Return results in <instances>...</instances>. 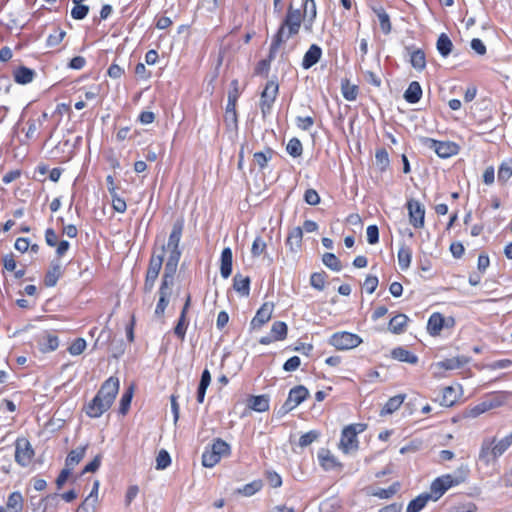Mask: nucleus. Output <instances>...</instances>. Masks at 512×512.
<instances>
[{
    "label": "nucleus",
    "instance_id": "obj_1",
    "mask_svg": "<svg viewBox=\"0 0 512 512\" xmlns=\"http://www.w3.org/2000/svg\"><path fill=\"white\" fill-rule=\"evenodd\" d=\"M300 27V9H293V7L290 6L277 33L273 36L268 58L261 60L255 68V73L257 75L267 76L270 69L271 61L275 58L277 50L280 48L282 44L286 43L290 38L297 35L300 30Z\"/></svg>",
    "mask_w": 512,
    "mask_h": 512
},
{
    "label": "nucleus",
    "instance_id": "obj_2",
    "mask_svg": "<svg viewBox=\"0 0 512 512\" xmlns=\"http://www.w3.org/2000/svg\"><path fill=\"white\" fill-rule=\"evenodd\" d=\"M119 379L108 378L100 387L99 391L86 407V414L91 418H98L103 415L113 404L119 391Z\"/></svg>",
    "mask_w": 512,
    "mask_h": 512
},
{
    "label": "nucleus",
    "instance_id": "obj_3",
    "mask_svg": "<svg viewBox=\"0 0 512 512\" xmlns=\"http://www.w3.org/2000/svg\"><path fill=\"white\" fill-rule=\"evenodd\" d=\"M183 232V221L177 220L172 227V231L169 235L168 242L166 245H163L161 248V252L163 255L167 252V260L164 268V273L175 275L177 271V267L179 264V260L182 255V251L179 247V243L182 237Z\"/></svg>",
    "mask_w": 512,
    "mask_h": 512
},
{
    "label": "nucleus",
    "instance_id": "obj_4",
    "mask_svg": "<svg viewBox=\"0 0 512 512\" xmlns=\"http://www.w3.org/2000/svg\"><path fill=\"white\" fill-rule=\"evenodd\" d=\"M230 445L224 440L217 438L210 448H207L202 454V464L204 467L212 468L220 462L222 457L230 455Z\"/></svg>",
    "mask_w": 512,
    "mask_h": 512
},
{
    "label": "nucleus",
    "instance_id": "obj_5",
    "mask_svg": "<svg viewBox=\"0 0 512 512\" xmlns=\"http://www.w3.org/2000/svg\"><path fill=\"white\" fill-rule=\"evenodd\" d=\"M464 480L465 475L454 477L451 474H446L436 478L430 487L433 501H437L449 488L459 485Z\"/></svg>",
    "mask_w": 512,
    "mask_h": 512
},
{
    "label": "nucleus",
    "instance_id": "obj_6",
    "mask_svg": "<svg viewBox=\"0 0 512 512\" xmlns=\"http://www.w3.org/2000/svg\"><path fill=\"white\" fill-rule=\"evenodd\" d=\"M361 343L362 338L359 335L347 331L336 332L329 339V344L337 350H350Z\"/></svg>",
    "mask_w": 512,
    "mask_h": 512
},
{
    "label": "nucleus",
    "instance_id": "obj_7",
    "mask_svg": "<svg viewBox=\"0 0 512 512\" xmlns=\"http://www.w3.org/2000/svg\"><path fill=\"white\" fill-rule=\"evenodd\" d=\"M173 279L174 275H168L166 273L163 274L161 286L158 292L159 300L155 308V315L158 317H162L164 315L165 309L169 304Z\"/></svg>",
    "mask_w": 512,
    "mask_h": 512
},
{
    "label": "nucleus",
    "instance_id": "obj_8",
    "mask_svg": "<svg viewBox=\"0 0 512 512\" xmlns=\"http://www.w3.org/2000/svg\"><path fill=\"white\" fill-rule=\"evenodd\" d=\"M309 396V390L303 386L298 385L289 391L288 397L281 407L280 412L286 414L300 405Z\"/></svg>",
    "mask_w": 512,
    "mask_h": 512
},
{
    "label": "nucleus",
    "instance_id": "obj_9",
    "mask_svg": "<svg viewBox=\"0 0 512 512\" xmlns=\"http://www.w3.org/2000/svg\"><path fill=\"white\" fill-rule=\"evenodd\" d=\"M34 457V450L26 438H18L15 442V461L22 467L28 466Z\"/></svg>",
    "mask_w": 512,
    "mask_h": 512
},
{
    "label": "nucleus",
    "instance_id": "obj_10",
    "mask_svg": "<svg viewBox=\"0 0 512 512\" xmlns=\"http://www.w3.org/2000/svg\"><path fill=\"white\" fill-rule=\"evenodd\" d=\"M425 144L441 158H449L456 155L459 151V146L450 141H437L432 138H426Z\"/></svg>",
    "mask_w": 512,
    "mask_h": 512
},
{
    "label": "nucleus",
    "instance_id": "obj_11",
    "mask_svg": "<svg viewBox=\"0 0 512 512\" xmlns=\"http://www.w3.org/2000/svg\"><path fill=\"white\" fill-rule=\"evenodd\" d=\"M163 265V253L158 255L153 254L146 273L144 288L147 292H150L157 280L159 273Z\"/></svg>",
    "mask_w": 512,
    "mask_h": 512
},
{
    "label": "nucleus",
    "instance_id": "obj_12",
    "mask_svg": "<svg viewBox=\"0 0 512 512\" xmlns=\"http://www.w3.org/2000/svg\"><path fill=\"white\" fill-rule=\"evenodd\" d=\"M278 84L274 81L267 82L262 94L260 101V108L263 115L270 112L272 105L278 94Z\"/></svg>",
    "mask_w": 512,
    "mask_h": 512
},
{
    "label": "nucleus",
    "instance_id": "obj_13",
    "mask_svg": "<svg viewBox=\"0 0 512 512\" xmlns=\"http://www.w3.org/2000/svg\"><path fill=\"white\" fill-rule=\"evenodd\" d=\"M274 311V304L272 302H265L257 310L256 315L250 322V328L252 330H258L265 325L272 317Z\"/></svg>",
    "mask_w": 512,
    "mask_h": 512
},
{
    "label": "nucleus",
    "instance_id": "obj_14",
    "mask_svg": "<svg viewBox=\"0 0 512 512\" xmlns=\"http://www.w3.org/2000/svg\"><path fill=\"white\" fill-rule=\"evenodd\" d=\"M407 208L411 225L415 228H422L424 226L425 217L423 205L419 201L411 199L407 202Z\"/></svg>",
    "mask_w": 512,
    "mask_h": 512
},
{
    "label": "nucleus",
    "instance_id": "obj_15",
    "mask_svg": "<svg viewBox=\"0 0 512 512\" xmlns=\"http://www.w3.org/2000/svg\"><path fill=\"white\" fill-rule=\"evenodd\" d=\"M339 448L346 454L358 449L355 428L346 426L341 433Z\"/></svg>",
    "mask_w": 512,
    "mask_h": 512
},
{
    "label": "nucleus",
    "instance_id": "obj_16",
    "mask_svg": "<svg viewBox=\"0 0 512 512\" xmlns=\"http://www.w3.org/2000/svg\"><path fill=\"white\" fill-rule=\"evenodd\" d=\"M493 439L485 438L480 447L478 460L486 466L494 463L497 460V456L494 455Z\"/></svg>",
    "mask_w": 512,
    "mask_h": 512
},
{
    "label": "nucleus",
    "instance_id": "obj_17",
    "mask_svg": "<svg viewBox=\"0 0 512 512\" xmlns=\"http://www.w3.org/2000/svg\"><path fill=\"white\" fill-rule=\"evenodd\" d=\"M318 460L321 467L326 470H336L341 469L342 464L337 460V458L327 449H321L318 452Z\"/></svg>",
    "mask_w": 512,
    "mask_h": 512
},
{
    "label": "nucleus",
    "instance_id": "obj_18",
    "mask_svg": "<svg viewBox=\"0 0 512 512\" xmlns=\"http://www.w3.org/2000/svg\"><path fill=\"white\" fill-rule=\"evenodd\" d=\"M512 398V392L501 391L493 393L485 398L490 410L506 405Z\"/></svg>",
    "mask_w": 512,
    "mask_h": 512
},
{
    "label": "nucleus",
    "instance_id": "obj_19",
    "mask_svg": "<svg viewBox=\"0 0 512 512\" xmlns=\"http://www.w3.org/2000/svg\"><path fill=\"white\" fill-rule=\"evenodd\" d=\"M321 55V48L316 44H312L303 57L302 67L304 69L311 68L320 60Z\"/></svg>",
    "mask_w": 512,
    "mask_h": 512
},
{
    "label": "nucleus",
    "instance_id": "obj_20",
    "mask_svg": "<svg viewBox=\"0 0 512 512\" xmlns=\"http://www.w3.org/2000/svg\"><path fill=\"white\" fill-rule=\"evenodd\" d=\"M62 275V266L59 261H52L49 270L47 271L44 283L47 287H54Z\"/></svg>",
    "mask_w": 512,
    "mask_h": 512
},
{
    "label": "nucleus",
    "instance_id": "obj_21",
    "mask_svg": "<svg viewBox=\"0 0 512 512\" xmlns=\"http://www.w3.org/2000/svg\"><path fill=\"white\" fill-rule=\"evenodd\" d=\"M39 350L43 353L52 352L59 346V339L56 335L46 333L38 340Z\"/></svg>",
    "mask_w": 512,
    "mask_h": 512
},
{
    "label": "nucleus",
    "instance_id": "obj_22",
    "mask_svg": "<svg viewBox=\"0 0 512 512\" xmlns=\"http://www.w3.org/2000/svg\"><path fill=\"white\" fill-rule=\"evenodd\" d=\"M232 262H233L232 250L229 247H226L222 250L221 265H220L221 276L225 279H227L232 273Z\"/></svg>",
    "mask_w": 512,
    "mask_h": 512
},
{
    "label": "nucleus",
    "instance_id": "obj_23",
    "mask_svg": "<svg viewBox=\"0 0 512 512\" xmlns=\"http://www.w3.org/2000/svg\"><path fill=\"white\" fill-rule=\"evenodd\" d=\"M303 238V230L301 227H294L290 232L286 240V245L290 251L298 252Z\"/></svg>",
    "mask_w": 512,
    "mask_h": 512
},
{
    "label": "nucleus",
    "instance_id": "obj_24",
    "mask_svg": "<svg viewBox=\"0 0 512 512\" xmlns=\"http://www.w3.org/2000/svg\"><path fill=\"white\" fill-rule=\"evenodd\" d=\"M233 288L241 296L247 297L250 293V278L237 273L233 278Z\"/></svg>",
    "mask_w": 512,
    "mask_h": 512
},
{
    "label": "nucleus",
    "instance_id": "obj_25",
    "mask_svg": "<svg viewBox=\"0 0 512 512\" xmlns=\"http://www.w3.org/2000/svg\"><path fill=\"white\" fill-rule=\"evenodd\" d=\"M422 97V88L417 81H412L406 91L404 92V99L410 103L415 104L420 101Z\"/></svg>",
    "mask_w": 512,
    "mask_h": 512
},
{
    "label": "nucleus",
    "instance_id": "obj_26",
    "mask_svg": "<svg viewBox=\"0 0 512 512\" xmlns=\"http://www.w3.org/2000/svg\"><path fill=\"white\" fill-rule=\"evenodd\" d=\"M391 357L395 360L409 364H416L418 362V357L403 347L394 348L391 351Z\"/></svg>",
    "mask_w": 512,
    "mask_h": 512
},
{
    "label": "nucleus",
    "instance_id": "obj_27",
    "mask_svg": "<svg viewBox=\"0 0 512 512\" xmlns=\"http://www.w3.org/2000/svg\"><path fill=\"white\" fill-rule=\"evenodd\" d=\"M429 500H433V497L430 493L420 494L409 502L406 508V512H420L427 505Z\"/></svg>",
    "mask_w": 512,
    "mask_h": 512
},
{
    "label": "nucleus",
    "instance_id": "obj_28",
    "mask_svg": "<svg viewBox=\"0 0 512 512\" xmlns=\"http://www.w3.org/2000/svg\"><path fill=\"white\" fill-rule=\"evenodd\" d=\"M493 439V449L494 455L497 456V459L502 456L508 448L512 445V432L506 435L504 438L497 440L495 437Z\"/></svg>",
    "mask_w": 512,
    "mask_h": 512
},
{
    "label": "nucleus",
    "instance_id": "obj_29",
    "mask_svg": "<svg viewBox=\"0 0 512 512\" xmlns=\"http://www.w3.org/2000/svg\"><path fill=\"white\" fill-rule=\"evenodd\" d=\"M444 325V318L440 313H433L428 320L427 330L430 335H439Z\"/></svg>",
    "mask_w": 512,
    "mask_h": 512
},
{
    "label": "nucleus",
    "instance_id": "obj_30",
    "mask_svg": "<svg viewBox=\"0 0 512 512\" xmlns=\"http://www.w3.org/2000/svg\"><path fill=\"white\" fill-rule=\"evenodd\" d=\"M86 449L87 445L71 450L65 460V466L73 469L85 456Z\"/></svg>",
    "mask_w": 512,
    "mask_h": 512
},
{
    "label": "nucleus",
    "instance_id": "obj_31",
    "mask_svg": "<svg viewBox=\"0 0 512 512\" xmlns=\"http://www.w3.org/2000/svg\"><path fill=\"white\" fill-rule=\"evenodd\" d=\"M373 12L377 15L382 32L386 35L389 34L391 32L392 26L390 17L384 8L381 6L373 7Z\"/></svg>",
    "mask_w": 512,
    "mask_h": 512
},
{
    "label": "nucleus",
    "instance_id": "obj_32",
    "mask_svg": "<svg viewBox=\"0 0 512 512\" xmlns=\"http://www.w3.org/2000/svg\"><path fill=\"white\" fill-rule=\"evenodd\" d=\"M469 362V359L465 356H457L454 358L445 359L437 363V366L446 370H453L463 367Z\"/></svg>",
    "mask_w": 512,
    "mask_h": 512
},
{
    "label": "nucleus",
    "instance_id": "obj_33",
    "mask_svg": "<svg viewBox=\"0 0 512 512\" xmlns=\"http://www.w3.org/2000/svg\"><path fill=\"white\" fill-rule=\"evenodd\" d=\"M410 63L412 67L418 71H423L426 67L425 53L421 49L410 51Z\"/></svg>",
    "mask_w": 512,
    "mask_h": 512
},
{
    "label": "nucleus",
    "instance_id": "obj_34",
    "mask_svg": "<svg viewBox=\"0 0 512 512\" xmlns=\"http://www.w3.org/2000/svg\"><path fill=\"white\" fill-rule=\"evenodd\" d=\"M407 321L408 317L405 314H398L390 320L388 329L394 334H400L404 332Z\"/></svg>",
    "mask_w": 512,
    "mask_h": 512
},
{
    "label": "nucleus",
    "instance_id": "obj_35",
    "mask_svg": "<svg viewBox=\"0 0 512 512\" xmlns=\"http://www.w3.org/2000/svg\"><path fill=\"white\" fill-rule=\"evenodd\" d=\"M405 400V395H396L394 397H391L386 404L383 406L380 414L382 416L392 414L396 410L400 408L402 403Z\"/></svg>",
    "mask_w": 512,
    "mask_h": 512
},
{
    "label": "nucleus",
    "instance_id": "obj_36",
    "mask_svg": "<svg viewBox=\"0 0 512 512\" xmlns=\"http://www.w3.org/2000/svg\"><path fill=\"white\" fill-rule=\"evenodd\" d=\"M210 382H211V374L208 369H205L202 372L200 383H199L198 390H197L198 403H203L205 394H206V390H207L208 386L210 385Z\"/></svg>",
    "mask_w": 512,
    "mask_h": 512
},
{
    "label": "nucleus",
    "instance_id": "obj_37",
    "mask_svg": "<svg viewBox=\"0 0 512 512\" xmlns=\"http://www.w3.org/2000/svg\"><path fill=\"white\" fill-rule=\"evenodd\" d=\"M436 47L442 57H447L452 51L453 43L445 33H442L438 37Z\"/></svg>",
    "mask_w": 512,
    "mask_h": 512
},
{
    "label": "nucleus",
    "instance_id": "obj_38",
    "mask_svg": "<svg viewBox=\"0 0 512 512\" xmlns=\"http://www.w3.org/2000/svg\"><path fill=\"white\" fill-rule=\"evenodd\" d=\"M231 86H235V95L228 96V102L226 106V115L229 116V114H233V122L236 123L237 121V115H236V102L239 97V91H238V80H233L231 82Z\"/></svg>",
    "mask_w": 512,
    "mask_h": 512
},
{
    "label": "nucleus",
    "instance_id": "obj_39",
    "mask_svg": "<svg viewBox=\"0 0 512 512\" xmlns=\"http://www.w3.org/2000/svg\"><path fill=\"white\" fill-rule=\"evenodd\" d=\"M35 72L27 67H20L14 73L15 81L19 84H28L33 81Z\"/></svg>",
    "mask_w": 512,
    "mask_h": 512
},
{
    "label": "nucleus",
    "instance_id": "obj_40",
    "mask_svg": "<svg viewBox=\"0 0 512 512\" xmlns=\"http://www.w3.org/2000/svg\"><path fill=\"white\" fill-rule=\"evenodd\" d=\"M249 407L257 412H265L269 409V398L265 395L254 396L250 399Z\"/></svg>",
    "mask_w": 512,
    "mask_h": 512
},
{
    "label": "nucleus",
    "instance_id": "obj_41",
    "mask_svg": "<svg viewBox=\"0 0 512 512\" xmlns=\"http://www.w3.org/2000/svg\"><path fill=\"white\" fill-rule=\"evenodd\" d=\"M287 324L283 321H276L272 324L270 334L276 341L284 340L287 336Z\"/></svg>",
    "mask_w": 512,
    "mask_h": 512
},
{
    "label": "nucleus",
    "instance_id": "obj_42",
    "mask_svg": "<svg viewBox=\"0 0 512 512\" xmlns=\"http://www.w3.org/2000/svg\"><path fill=\"white\" fill-rule=\"evenodd\" d=\"M458 398L457 391L452 386H447L442 391L441 405L451 407Z\"/></svg>",
    "mask_w": 512,
    "mask_h": 512
},
{
    "label": "nucleus",
    "instance_id": "obj_43",
    "mask_svg": "<svg viewBox=\"0 0 512 512\" xmlns=\"http://www.w3.org/2000/svg\"><path fill=\"white\" fill-rule=\"evenodd\" d=\"M23 502L24 501L21 493L16 491L9 495L7 500V507L13 512H22Z\"/></svg>",
    "mask_w": 512,
    "mask_h": 512
},
{
    "label": "nucleus",
    "instance_id": "obj_44",
    "mask_svg": "<svg viewBox=\"0 0 512 512\" xmlns=\"http://www.w3.org/2000/svg\"><path fill=\"white\" fill-rule=\"evenodd\" d=\"M512 177V160L503 161L498 169V181L506 183Z\"/></svg>",
    "mask_w": 512,
    "mask_h": 512
},
{
    "label": "nucleus",
    "instance_id": "obj_45",
    "mask_svg": "<svg viewBox=\"0 0 512 512\" xmlns=\"http://www.w3.org/2000/svg\"><path fill=\"white\" fill-rule=\"evenodd\" d=\"M57 495H48L44 498H37V497H31V509H32V512H46L47 511V501L49 499H54L56 498Z\"/></svg>",
    "mask_w": 512,
    "mask_h": 512
},
{
    "label": "nucleus",
    "instance_id": "obj_46",
    "mask_svg": "<svg viewBox=\"0 0 512 512\" xmlns=\"http://www.w3.org/2000/svg\"><path fill=\"white\" fill-rule=\"evenodd\" d=\"M397 257L401 270H406L410 266L412 259V252L410 248L402 246L398 251Z\"/></svg>",
    "mask_w": 512,
    "mask_h": 512
},
{
    "label": "nucleus",
    "instance_id": "obj_47",
    "mask_svg": "<svg viewBox=\"0 0 512 512\" xmlns=\"http://www.w3.org/2000/svg\"><path fill=\"white\" fill-rule=\"evenodd\" d=\"M323 264L329 269L339 272L342 269L340 260L333 253H325L322 256Z\"/></svg>",
    "mask_w": 512,
    "mask_h": 512
},
{
    "label": "nucleus",
    "instance_id": "obj_48",
    "mask_svg": "<svg viewBox=\"0 0 512 512\" xmlns=\"http://www.w3.org/2000/svg\"><path fill=\"white\" fill-rule=\"evenodd\" d=\"M274 151L271 148H267L266 151L254 153V161L260 169H264L268 162L271 160Z\"/></svg>",
    "mask_w": 512,
    "mask_h": 512
},
{
    "label": "nucleus",
    "instance_id": "obj_49",
    "mask_svg": "<svg viewBox=\"0 0 512 512\" xmlns=\"http://www.w3.org/2000/svg\"><path fill=\"white\" fill-rule=\"evenodd\" d=\"M263 484L261 480H254L246 485H244L242 488L238 489V493L250 497L261 490Z\"/></svg>",
    "mask_w": 512,
    "mask_h": 512
},
{
    "label": "nucleus",
    "instance_id": "obj_50",
    "mask_svg": "<svg viewBox=\"0 0 512 512\" xmlns=\"http://www.w3.org/2000/svg\"><path fill=\"white\" fill-rule=\"evenodd\" d=\"M342 95L348 101H354L358 95V87L350 84L347 80L342 82L341 86Z\"/></svg>",
    "mask_w": 512,
    "mask_h": 512
},
{
    "label": "nucleus",
    "instance_id": "obj_51",
    "mask_svg": "<svg viewBox=\"0 0 512 512\" xmlns=\"http://www.w3.org/2000/svg\"><path fill=\"white\" fill-rule=\"evenodd\" d=\"M327 275L325 272H315L310 276V285L318 290L322 291L325 288Z\"/></svg>",
    "mask_w": 512,
    "mask_h": 512
},
{
    "label": "nucleus",
    "instance_id": "obj_52",
    "mask_svg": "<svg viewBox=\"0 0 512 512\" xmlns=\"http://www.w3.org/2000/svg\"><path fill=\"white\" fill-rule=\"evenodd\" d=\"M286 150L288 154L291 155L292 157H299L302 155L303 152L302 143L300 142L299 139L292 138L289 140Z\"/></svg>",
    "mask_w": 512,
    "mask_h": 512
},
{
    "label": "nucleus",
    "instance_id": "obj_53",
    "mask_svg": "<svg viewBox=\"0 0 512 512\" xmlns=\"http://www.w3.org/2000/svg\"><path fill=\"white\" fill-rule=\"evenodd\" d=\"M375 161L381 171L386 170V168L389 166V156L386 149L382 148L376 151Z\"/></svg>",
    "mask_w": 512,
    "mask_h": 512
},
{
    "label": "nucleus",
    "instance_id": "obj_54",
    "mask_svg": "<svg viewBox=\"0 0 512 512\" xmlns=\"http://www.w3.org/2000/svg\"><path fill=\"white\" fill-rule=\"evenodd\" d=\"M66 32L60 28H56L47 38V45L49 47H55L59 45L64 39Z\"/></svg>",
    "mask_w": 512,
    "mask_h": 512
},
{
    "label": "nucleus",
    "instance_id": "obj_55",
    "mask_svg": "<svg viewBox=\"0 0 512 512\" xmlns=\"http://www.w3.org/2000/svg\"><path fill=\"white\" fill-rule=\"evenodd\" d=\"M171 464V457L166 450H160L156 457V469H166Z\"/></svg>",
    "mask_w": 512,
    "mask_h": 512
},
{
    "label": "nucleus",
    "instance_id": "obj_56",
    "mask_svg": "<svg viewBox=\"0 0 512 512\" xmlns=\"http://www.w3.org/2000/svg\"><path fill=\"white\" fill-rule=\"evenodd\" d=\"M133 396V388L130 387L121 397L119 412L125 415L130 407Z\"/></svg>",
    "mask_w": 512,
    "mask_h": 512
},
{
    "label": "nucleus",
    "instance_id": "obj_57",
    "mask_svg": "<svg viewBox=\"0 0 512 512\" xmlns=\"http://www.w3.org/2000/svg\"><path fill=\"white\" fill-rule=\"evenodd\" d=\"M304 12L301 14V19L306 16L310 18V20H314L317 14L316 11V3L314 0H305L303 3ZM300 13H302L300 11Z\"/></svg>",
    "mask_w": 512,
    "mask_h": 512
},
{
    "label": "nucleus",
    "instance_id": "obj_58",
    "mask_svg": "<svg viewBox=\"0 0 512 512\" xmlns=\"http://www.w3.org/2000/svg\"><path fill=\"white\" fill-rule=\"evenodd\" d=\"M489 407H488V404L486 402V400L484 399L483 401H481L480 403H478L477 405L471 407L468 411H467V415L469 417H472V418H476L478 416H480L481 414L489 411Z\"/></svg>",
    "mask_w": 512,
    "mask_h": 512
},
{
    "label": "nucleus",
    "instance_id": "obj_59",
    "mask_svg": "<svg viewBox=\"0 0 512 512\" xmlns=\"http://www.w3.org/2000/svg\"><path fill=\"white\" fill-rule=\"evenodd\" d=\"M86 348V341L83 338H77L69 346L68 351L71 355L77 356L84 352Z\"/></svg>",
    "mask_w": 512,
    "mask_h": 512
},
{
    "label": "nucleus",
    "instance_id": "obj_60",
    "mask_svg": "<svg viewBox=\"0 0 512 512\" xmlns=\"http://www.w3.org/2000/svg\"><path fill=\"white\" fill-rule=\"evenodd\" d=\"M89 12V7L84 4H74L72 10H71V16L75 20H82L84 19Z\"/></svg>",
    "mask_w": 512,
    "mask_h": 512
},
{
    "label": "nucleus",
    "instance_id": "obj_61",
    "mask_svg": "<svg viewBox=\"0 0 512 512\" xmlns=\"http://www.w3.org/2000/svg\"><path fill=\"white\" fill-rule=\"evenodd\" d=\"M266 249V243L262 237L258 236L254 239L251 253L254 257H259Z\"/></svg>",
    "mask_w": 512,
    "mask_h": 512
},
{
    "label": "nucleus",
    "instance_id": "obj_62",
    "mask_svg": "<svg viewBox=\"0 0 512 512\" xmlns=\"http://www.w3.org/2000/svg\"><path fill=\"white\" fill-rule=\"evenodd\" d=\"M187 329L186 317L180 315L177 325L174 328V333L181 340H184Z\"/></svg>",
    "mask_w": 512,
    "mask_h": 512
},
{
    "label": "nucleus",
    "instance_id": "obj_63",
    "mask_svg": "<svg viewBox=\"0 0 512 512\" xmlns=\"http://www.w3.org/2000/svg\"><path fill=\"white\" fill-rule=\"evenodd\" d=\"M304 200L307 204L315 206V205L319 204L320 197L316 190L307 189L304 194Z\"/></svg>",
    "mask_w": 512,
    "mask_h": 512
},
{
    "label": "nucleus",
    "instance_id": "obj_64",
    "mask_svg": "<svg viewBox=\"0 0 512 512\" xmlns=\"http://www.w3.org/2000/svg\"><path fill=\"white\" fill-rule=\"evenodd\" d=\"M98 504L85 500L79 505L76 512H97Z\"/></svg>",
    "mask_w": 512,
    "mask_h": 512
}]
</instances>
